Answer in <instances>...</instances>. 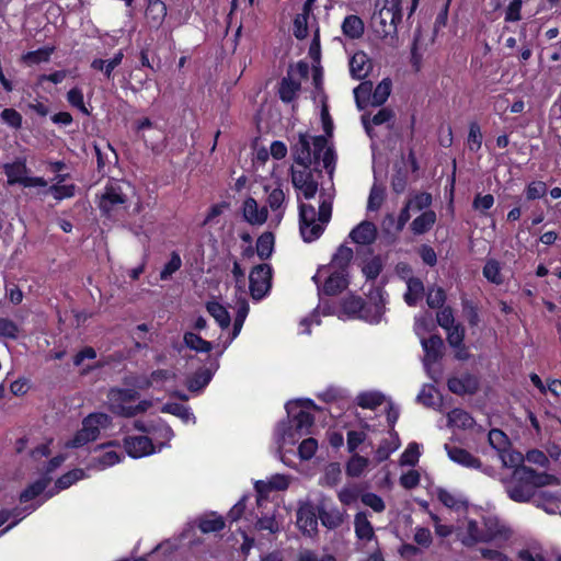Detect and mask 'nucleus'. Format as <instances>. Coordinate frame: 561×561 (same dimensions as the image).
<instances>
[{"instance_id":"58","label":"nucleus","mask_w":561,"mask_h":561,"mask_svg":"<svg viewBox=\"0 0 561 561\" xmlns=\"http://www.w3.org/2000/svg\"><path fill=\"white\" fill-rule=\"evenodd\" d=\"M483 526L484 537H491V541L502 537L504 533V527L494 517H483Z\"/></svg>"},{"instance_id":"56","label":"nucleus","mask_w":561,"mask_h":561,"mask_svg":"<svg viewBox=\"0 0 561 561\" xmlns=\"http://www.w3.org/2000/svg\"><path fill=\"white\" fill-rule=\"evenodd\" d=\"M494 196L492 194L481 195L478 193L472 201V208L479 211L481 215H488V211L494 205Z\"/></svg>"},{"instance_id":"19","label":"nucleus","mask_w":561,"mask_h":561,"mask_svg":"<svg viewBox=\"0 0 561 561\" xmlns=\"http://www.w3.org/2000/svg\"><path fill=\"white\" fill-rule=\"evenodd\" d=\"M348 274L341 271H333L324 280L322 293L327 296H336L348 286Z\"/></svg>"},{"instance_id":"36","label":"nucleus","mask_w":561,"mask_h":561,"mask_svg":"<svg viewBox=\"0 0 561 561\" xmlns=\"http://www.w3.org/2000/svg\"><path fill=\"white\" fill-rule=\"evenodd\" d=\"M391 80L389 78L382 79L374 90L371 89L370 104L373 106L383 105L391 93Z\"/></svg>"},{"instance_id":"9","label":"nucleus","mask_w":561,"mask_h":561,"mask_svg":"<svg viewBox=\"0 0 561 561\" xmlns=\"http://www.w3.org/2000/svg\"><path fill=\"white\" fill-rule=\"evenodd\" d=\"M370 302L364 300V309L360 311L357 319L365 320L369 323H379L385 310H386V298L385 291L380 287H376L370 291Z\"/></svg>"},{"instance_id":"59","label":"nucleus","mask_w":561,"mask_h":561,"mask_svg":"<svg viewBox=\"0 0 561 561\" xmlns=\"http://www.w3.org/2000/svg\"><path fill=\"white\" fill-rule=\"evenodd\" d=\"M255 528L259 531H268V534L276 535L280 531V525L276 520L275 516H262L257 518Z\"/></svg>"},{"instance_id":"38","label":"nucleus","mask_w":561,"mask_h":561,"mask_svg":"<svg viewBox=\"0 0 561 561\" xmlns=\"http://www.w3.org/2000/svg\"><path fill=\"white\" fill-rule=\"evenodd\" d=\"M448 421L449 423L462 430L472 428L476 423L472 415L460 408L453 409L448 413Z\"/></svg>"},{"instance_id":"52","label":"nucleus","mask_w":561,"mask_h":561,"mask_svg":"<svg viewBox=\"0 0 561 561\" xmlns=\"http://www.w3.org/2000/svg\"><path fill=\"white\" fill-rule=\"evenodd\" d=\"M182 266V259L176 251H172L169 261L164 264L160 272V279H169Z\"/></svg>"},{"instance_id":"51","label":"nucleus","mask_w":561,"mask_h":561,"mask_svg":"<svg viewBox=\"0 0 561 561\" xmlns=\"http://www.w3.org/2000/svg\"><path fill=\"white\" fill-rule=\"evenodd\" d=\"M482 133L478 122H470L469 133L467 138L468 148L470 151L477 152L482 146Z\"/></svg>"},{"instance_id":"10","label":"nucleus","mask_w":561,"mask_h":561,"mask_svg":"<svg viewBox=\"0 0 561 561\" xmlns=\"http://www.w3.org/2000/svg\"><path fill=\"white\" fill-rule=\"evenodd\" d=\"M448 390L457 396L476 394L480 388L479 378L470 373L459 377H449L447 380Z\"/></svg>"},{"instance_id":"33","label":"nucleus","mask_w":561,"mask_h":561,"mask_svg":"<svg viewBox=\"0 0 561 561\" xmlns=\"http://www.w3.org/2000/svg\"><path fill=\"white\" fill-rule=\"evenodd\" d=\"M67 176H68L67 174H59L57 176L58 183L50 185L48 188V192L58 202L62 201L65 198H71L76 194V185L75 184H66V185L60 184L61 182H64L66 180Z\"/></svg>"},{"instance_id":"18","label":"nucleus","mask_w":561,"mask_h":561,"mask_svg":"<svg viewBox=\"0 0 561 561\" xmlns=\"http://www.w3.org/2000/svg\"><path fill=\"white\" fill-rule=\"evenodd\" d=\"M318 519V506L314 508L312 505H305L297 511V526L302 533L316 534Z\"/></svg>"},{"instance_id":"17","label":"nucleus","mask_w":561,"mask_h":561,"mask_svg":"<svg viewBox=\"0 0 561 561\" xmlns=\"http://www.w3.org/2000/svg\"><path fill=\"white\" fill-rule=\"evenodd\" d=\"M168 13L167 4L162 0H147L145 18L151 28L159 30Z\"/></svg>"},{"instance_id":"29","label":"nucleus","mask_w":561,"mask_h":561,"mask_svg":"<svg viewBox=\"0 0 561 561\" xmlns=\"http://www.w3.org/2000/svg\"><path fill=\"white\" fill-rule=\"evenodd\" d=\"M508 497L517 503H527L534 496V491L530 486L522 484L513 479L512 483L506 486Z\"/></svg>"},{"instance_id":"30","label":"nucleus","mask_w":561,"mask_h":561,"mask_svg":"<svg viewBox=\"0 0 561 561\" xmlns=\"http://www.w3.org/2000/svg\"><path fill=\"white\" fill-rule=\"evenodd\" d=\"M50 483L49 477H43L28 484L20 494L21 503H27L41 495Z\"/></svg>"},{"instance_id":"20","label":"nucleus","mask_w":561,"mask_h":561,"mask_svg":"<svg viewBox=\"0 0 561 561\" xmlns=\"http://www.w3.org/2000/svg\"><path fill=\"white\" fill-rule=\"evenodd\" d=\"M196 526L203 534L221 531L225 526V519L217 512H208L196 519Z\"/></svg>"},{"instance_id":"44","label":"nucleus","mask_w":561,"mask_h":561,"mask_svg":"<svg viewBox=\"0 0 561 561\" xmlns=\"http://www.w3.org/2000/svg\"><path fill=\"white\" fill-rule=\"evenodd\" d=\"M489 444L499 453H505L511 446L507 435L500 428H492L488 435Z\"/></svg>"},{"instance_id":"49","label":"nucleus","mask_w":561,"mask_h":561,"mask_svg":"<svg viewBox=\"0 0 561 561\" xmlns=\"http://www.w3.org/2000/svg\"><path fill=\"white\" fill-rule=\"evenodd\" d=\"M462 313L471 328L478 327L480 322L479 308L473 300L461 299Z\"/></svg>"},{"instance_id":"5","label":"nucleus","mask_w":561,"mask_h":561,"mask_svg":"<svg viewBox=\"0 0 561 561\" xmlns=\"http://www.w3.org/2000/svg\"><path fill=\"white\" fill-rule=\"evenodd\" d=\"M160 436L165 440L156 446L152 439L148 436H125L123 439V446L126 454L131 458H142L152 455L157 451H161L163 447L168 446V443L174 436L172 428L167 424H161L158 428Z\"/></svg>"},{"instance_id":"4","label":"nucleus","mask_w":561,"mask_h":561,"mask_svg":"<svg viewBox=\"0 0 561 561\" xmlns=\"http://www.w3.org/2000/svg\"><path fill=\"white\" fill-rule=\"evenodd\" d=\"M82 426L66 443L67 448H81L99 438L101 430L112 424V417L104 412H92L82 420Z\"/></svg>"},{"instance_id":"46","label":"nucleus","mask_w":561,"mask_h":561,"mask_svg":"<svg viewBox=\"0 0 561 561\" xmlns=\"http://www.w3.org/2000/svg\"><path fill=\"white\" fill-rule=\"evenodd\" d=\"M383 263L380 255H374L364 262L362 273L367 280H375L381 273Z\"/></svg>"},{"instance_id":"21","label":"nucleus","mask_w":561,"mask_h":561,"mask_svg":"<svg viewBox=\"0 0 561 561\" xmlns=\"http://www.w3.org/2000/svg\"><path fill=\"white\" fill-rule=\"evenodd\" d=\"M318 516L321 524L328 529H335L344 522V515L337 507H327L324 504L318 505Z\"/></svg>"},{"instance_id":"48","label":"nucleus","mask_w":561,"mask_h":561,"mask_svg":"<svg viewBox=\"0 0 561 561\" xmlns=\"http://www.w3.org/2000/svg\"><path fill=\"white\" fill-rule=\"evenodd\" d=\"M84 478V471L80 468L72 469L66 473H64L61 477H59L55 482V488L57 491L66 490L72 484H75L77 481Z\"/></svg>"},{"instance_id":"57","label":"nucleus","mask_w":561,"mask_h":561,"mask_svg":"<svg viewBox=\"0 0 561 561\" xmlns=\"http://www.w3.org/2000/svg\"><path fill=\"white\" fill-rule=\"evenodd\" d=\"M437 499L444 506L456 511L466 504V502L457 499L453 493L442 488L437 490Z\"/></svg>"},{"instance_id":"1","label":"nucleus","mask_w":561,"mask_h":561,"mask_svg":"<svg viewBox=\"0 0 561 561\" xmlns=\"http://www.w3.org/2000/svg\"><path fill=\"white\" fill-rule=\"evenodd\" d=\"M316 216V208L311 204L301 203L299 205V231L302 240L307 243L318 240L324 232V225L330 221L332 216L331 203L323 201L319 205L318 224Z\"/></svg>"},{"instance_id":"45","label":"nucleus","mask_w":561,"mask_h":561,"mask_svg":"<svg viewBox=\"0 0 561 561\" xmlns=\"http://www.w3.org/2000/svg\"><path fill=\"white\" fill-rule=\"evenodd\" d=\"M368 463V458L354 454L346 463V474L352 478H358L364 473Z\"/></svg>"},{"instance_id":"24","label":"nucleus","mask_w":561,"mask_h":561,"mask_svg":"<svg viewBox=\"0 0 561 561\" xmlns=\"http://www.w3.org/2000/svg\"><path fill=\"white\" fill-rule=\"evenodd\" d=\"M342 33L351 39H358L363 36L365 24L363 20L355 14L346 15L342 22Z\"/></svg>"},{"instance_id":"43","label":"nucleus","mask_w":561,"mask_h":561,"mask_svg":"<svg viewBox=\"0 0 561 561\" xmlns=\"http://www.w3.org/2000/svg\"><path fill=\"white\" fill-rule=\"evenodd\" d=\"M400 446V439L398 440L392 437V439L385 438L380 442L378 448L375 451V460L377 463H381L386 461L390 455L397 450Z\"/></svg>"},{"instance_id":"62","label":"nucleus","mask_w":561,"mask_h":561,"mask_svg":"<svg viewBox=\"0 0 561 561\" xmlns=\"http://www.w3.org/2000/svg\"><path fill=\"white\" fill-rule=\"evenodd\" d=\"M318 449V442L313 437L304 439L298 446V456L302 460L311 459Z\"/></svg>"},{"instance_id":"35","label":"nucleus","mask_w":561,"mask_h":561,"mask_svg":"<svg viewBox=\"0 0 561 561\" xmlns=\"http://www.w3.org/2000/svg\"><path fill=\"white\" fill-rule=\"evenodd\" d=\"M206 309L221 329H227L230 325L231 317L221 304L218 301H208L206 304Z\"/></svg>"},{"instance_id":"31","label":"nucleus","mask_w":561,"mask_h":561,"mask_svg":"<svg viewBox=\"0 0 561 561\" xmlns=\"http://www.w3.org/2000/svg\"><path fill=\"white\" fill-rule=\"evenodd\" d=\"M355 534L360 540H371L375 536L371 523L368 520L366 513L359 512L354 518Z\"/></svg>"},{"instance_id":"55","label":"nucleus","mask_w":561,"mask_h":561,"mask_svg":"<svg viewBox=\"0 0 561 561\" xmlns=\"http://www.w3.org/2000/svg\"><path fill=\"white\" fill-rule=\"evenodd\" d=\"M446 293L442 287H431L426 295V304L431 309L444 307Z\"/></svg>"},{"instance_id":"25","label":"nucleus","mask_w":561,"mask_h":561,"mask_svg":"<svg viewBox=\"0 0 561 561\" xmlns=\"http://www.w3.org/2000/svg\"><path fill=\"white\" fill-rule=\"evenodd\" d=\"M484 531L479 527V524L474 519H470L467 524V531L461 542L463 546L470 548L479 542H490L491 537H484Z\"/></svg>"},{"instance_id":"34","label":"nucleus","mask_w":561,"mask_h":561,"mask_svg":"<svg viewBox=\"0 0 561 561\" xmlns=\"http://www.w3.org/2000/svg\"><path fill=\"white\" fill-rule=\"evenodd\" d=\"M394 117V113L389 107H382L380 108L369 121L366 115L362 116L363 126L365 128V131L367 135L371 136L373 128L370 124L375 126H380L389 121H391Z\"/></svg>"},{"instance_id":"39","label":"nucleus","mask_w":561,"mask_h":561,"mask_svg":"<svg viewBox=\"0 0 561 561\" xmlns=\"http://www.w3.org/2000/svg\"><path fill=\"white\" fill-rule=\"evenodd\" d=\"M364 309V299L359 296L348 295L341 301V310L350 318H358Z\"/></svg>"},{"instance_id":"53","label":"nucleus","mask_w":561,"mask_h":561,"mask_svg":"<svg viewBox=\"0 0 561 561\" xmlns=\"http://www.w3.org/2000/svg\"><path fill=\"white\" fill-rule=\"evenodd\" d=\"M447 332V342L450 347H462L463 341L466 336V330L462 324L457 323L448 329Z\"/></svg>"},{"instance_id":"28","label":"nucleus","mask_w":561,"mask_h":561,"mask_svg":"<svg viewBox=\"0 0 561 561\" xmlns=\"http://www.w3.org/2000/svg\"><path fill=\"white\" fill-rule=\"evenodd\" d=\"M353 256V250L344 244H341L333 254L330 265L335 268V271H341L348 274V266Z\"/></svg>"},{"instance_id":"64","label":"nucleus","mask_w":561,"mask_h":561,"mask_svg":"<svg viewBox=\"0 0 561 561\" xmlns=\"http://www.w3.org/2000/svg\"><path fill=\"white\" fill-rule=\"evenodd\" d=\"M18 324L9 318H0V336L16 340L19 336Z\"/></svg>"},{"instance_id":"61","label":"nucleus","mask_w":561,"mask_h":561,"mask_svg":"<svg viewBox=\"0 0 561 561\" xmlns=\"http://www.w3.org/2000/svg\"><path fill=\"white\" fill-rule=\"evenodd\" d=\"M1 121L9 127L20 129L23 124V117L14 108H4L0 114Z\"/></svg>"},{"instance_id":"37","label":"nucleus","mask_w":561,"mask_h":561,"mask_svg":"<svg viewBox=\"0 0 561 561\" xmlns=\"http://www.w3.org/2000/svg\"><path fill=\"white\" fill-rule=\"evenodd\" d=\"M183 342L186 347L198 353H209L213 350V343L204 340L196 333L185 332Z\"/></svg>"},{"instance_id":"63","label":"nucleus","mask_w":561,"mask_h":561,"mask_svg":"<svg viewBox=\"0 0 561 561\" xmlns=\"http://www.w3.org/2000/svg\"><path fill=\"white\" fill-rule=\"evenodd\" d=\"M421 456L419 444L412 442L408 445L405 450L402 453L400 457L401 465L415 466L419 462V458Z\"/></svg>"},{"instance_id":"23","label":"nucleus","mask_w":561,"mask_h":561,"mask_svg":"<svg viewBox=\"0 0 561 561\" xmlns=\"http://www.w3.org/2000/svg\"><path fill=\"white\" fill-rule=\"evenodd\" d=\"M3 171L8 178L9 185L20 184L28 172L25 158H18L11 163H5Z\"/></svg>"},{"instance_id":"42","label":"nucleus","mask_w":561,"mask_h":561,"mask_svg":"<svg viewBox=\"0 0 561 561\" xmlns=\"http://www.w3.org/2000/svg\"><path fill=\"white\" fill-rule=\"evenodd\" d=\"M55 49H56L55 46H44L36 50H31V51L25 53L22 56V59L26 64H34V65L47 62V61H49L50 56L54 54Z\"/></svg>"},{"instance_id":"14","label":"nucleus","mask_w":561,"mask_h":561,"mask_svg":"<svg viewBox=\"0 0 561 561\" xmlns=\"http://www.w3.org/2000/svg\"><path fill=\"white\" fill-rule=\"evenodd\" d=\"M424 351L423 363L425 367H430L443 357L444 341L439 334H432L428 339L422 340Z\"/></svg>"},{"instance_id":"40","label":"nucleus","mask_w":561,"mask_h":561,"mask_svg":"<svg viewBox=\"0 0 561 561\" xmlns=\"http://www.w3.org/2000/svg\"><path fill=\"white\" fill-rule=\"evenodd\" d=\"M274 234L271 231L263 232L256 240V254L261 260L271 257L274 251Z\"/></svg>"},{"instance_id":"54","label":"nucleus","mask_w":561,"mask_h":561,"mask_svg":"<svg viewBox=\"0 0 561 561\" xmlns=\"http://www.w3.org/2000/svg\"><path fill=\"white\" fill-rule=\"evenodd\" d=\"M433 202L432 195L427 192L415 193L412 197H410L405 204L409 205L411 209L414 210H423L431 206Z\"/></svg>"},{"instance_id":"47","label":"nucleus","mask_w":561,"mask_h":561,"mask_svg":"<svg viewBox=\"0 0 561 561\" xmlns=\"http://www.w3.org/2000/svg\"><path fill=\"white\" fill-rule=\"evenodd\" d=\"M482 274L492 284L501 285L504 282L500 263L495 259H490L485 262Z\"/></svg>"},{"instance_id":"50","label":"nucleus","mask_w":561,"mask_h":561,"mask_svg":"<svg viewBox=\"0 0 561 561\" xmlns=\"http://www.w3.org/2000/svg\"><path fill=\"white\" fill-rule=\"evenodd\" d=\"M67 101L72 106L79 110L82 114L91 115L90 110L84 104L83 92L80 88L73 87L67 92Z\"/></svg>"},{"instance_id":"16","label":"nucleus","mask_w":561,"mask_h":561,"mask_svg":"<svg viewBox=\"0 0 561 561\" xmlns=\"http://www.w3.org/2000/svg\"><path fill=\"white\" fill-rule=\"evenodd\" d=\"M444 448L449 459L462 467L469 469H480L482 467L481 460L465 448L450 446L448 444H445Z\"/></svg>"},{"instance_id":"32","label":"nucleus","mask_w":561,"mask_h":561,"mask_svg":"<svg viewBox=\"0 0 561 561\" xmlns=\"http://www.w3.org/2000/svg\"><path fill=\"white\" fill-rule=\"evenodd\" d=\"M407 285L408 291L404 294V301L408 306L414 307L424 294V284L419 277H411Z\"/></svg>"},{"instance_id":"11","label":"nucleus","mask_w":561,"mask_h":561,"mask_svg":"<svg viewBox=\"0 0 561 561\" xmlns=\"http://www.w3.org/2000/svg\"><path fill=\"white\" fill-rule=\"evenodd\" d=\"M242 217L251 226H262L267 220L268 210L265 206L259 207L256 199L248 196L242 204Z\"/></svg>"},{"instance_id":"8","label":"nucleus","mask_w":561,"mask_h":561,"mask_svg":"<svg viewBox=\"0 0 561 561\" xmlns=\"http://www.w3.org/2000/svg\"><path fill=\"white\" fill-rule=\"evenodd\" d=\"M272 266L265 263L255 265L249 276L250 294L254 300L264 298L272 286Z\"/></svg>"},{"instance_id":"6","label":"nucleus","mask_w":561,"mask_h":561,"mask_svg":"<svg viewBox=\"0 0 561 561\" xmlns=\"http://www.w3.org/2000/svg\"><path fill=\"white\" fill-rule=\"evenodd\" d=\"M99 209L102 216L112 219L119 211H126L129 207V199L123 187L117 182H108L100 196Z\"/></svg>"},{"instance_id":"27","label":"nucleus","mask_w":561,"mask_h":561,"mask_svg":"<svg viewBox=\"0 0 561 561\" xmlns=\"http://www.w3.org/2000/svg\"><path fill=\"white\" fill-rule=\"evenodd\" d=\"M368 62L369 58L366 53L362 50L356 51L350 59V73L352 78L356 80L364 79L368 75V68H366Z\"/></svg>"},{"instance_id":"41","label":"nucleus","mask_w":561,"mask_h":561,"mask_svg":"<svg viewBox=\"0 0 561 561\" xmlns=\"http://www.w3.org/2000/svg\"><path fill=\"white\" fill-rule=\"evenodd\" d=\"M385 401V396L378 391H366L357 396L356 402L363 409L375 410Z\"/></svg>"},{"instance_id":"7","label":"nucleus","mask_w":561,"mask_h":561,"mask_svg":"<svg viewBox=\"0 0 561 561\" xmlns=\"http://www.w3.org/2000/svg\"><path fill=\"white\" fill-rule=\"evenodd\" d=\"M290 416L287 423L282 425V439L284 443L295 444L300 437L310 433L314 423V416L304 410L297 413L288 414Z\"/></svg>"},{"instance_id":"2","label":"nucleus","mask_w":561,"mask_h":561,"mask_svg":"<svg viewBox=\"0 0 561 561\" xmlns=\"http://www.w3.org/2000/svg\"><path fill=\"white\" fill-rule=\"evenodd\" d=\"M383 5L371 16L374 32L381 38L396 36L402 21V0H382Z\"/></svg>"},{"instance_id":"22","label":"nucleus","mask_w":561,"mask_h":561,"mask_svg":"<svg viewBox=\"0 0 561 561\" xmlns=\"http://www.w3.org/2000/svg\"><path fill=\"white\" fill-rule=\"evenodd\" d=\"M437 219L436 213L432 209H426L421 213L410 225V229L415 236H421L428 232L435 225Z\"/></svg>"},{"instance_id":"3","label":"nucleus","mask_w":561,"mask_h":561,"mask_svg":"<svg viewBox=\"0 0 561 561\" xmlns=\"http://www.w3.org/2000/svg\"><path fill=\"white\" fill-rule=\"evenodd\" d=\"M140 393L131 388H112L108 392L111 411L122 417H134L145 413L152 405L149 400H141L136 405H126L128 402L139 399Z\"/></svg>"},{"instance_id":"26","label":"nucleus","mask_w":561,"mask_h":561,"mask_svg":"<svg viewBox=\"0 0 561 561\" xmlns=\"http://www.w3.org/2000/svg\"><path fill=\"white\" fill-rule=\"evenodd\" d=\"M301 84L289 76L282 78L278 84V96L284 103H291L300 91Z\"/></svg>"},{"instance_id":"13","label":"nucleus","mask_w":561,"mask_h":561,"mask_svg":"<svg viewBox=\"0 0 561 561\" xmlns=\"http://www.w3.org/2000/svg\"><path fill=\"white\" fill-rule=\"evenodd\" d=\"M377 236V227L369 220H363L359 222L348 234L350 239L359 245H371L376 241Z\"/></svg>"},{"instance_id":"15","label":"nucleus","mask_w":561,"mask_h":561,"mask_svg":"<svg viewBox=\"0 0 561 561\" xmlns=\"http://www.w3.org/2000/svg\"><path fill=\"white\" fill-rule=\"evenodd\" d=\"M310 139L307 133H300L298 141L291 147L293 158L296 164L309 169L312 164Z\"/></svg>"},{"instance_id":"12","label":"nucleus","mask_w":561,"mask_h":561,"mask_svg":"<svg viewBox=\"0 0 561 561\" xmlns=\"http://www.w3.org/2000/svg\"><path fill=\"white\" fill-rule=\"evenodd\" d=\"M219 364L217 359H215L210 367L198 368L194 371L186 380V388L191 392H198L203 390L213 379V376Z\"/></svg>"},{"instance_id":"60","label":"nucleus","mask_w":561,"mask_h":561,"mask_svg":"<svg viewBox=\"0 0 561 561\" xmlns=\"http://www.w3.org/2000/svg\"><path fill=\"white\" fill-rule=\"evenodd\" d=\"M547 193V185L542 181H533L526 185L525 196L527 201H535L543 197Z\"/></svg>"}]
</instances>
